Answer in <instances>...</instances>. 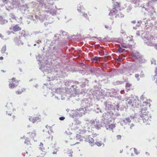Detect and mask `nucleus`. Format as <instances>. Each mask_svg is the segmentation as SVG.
Instances as JSON below:
<instances>
[{
  "mask_svg": "<svg viewBox=\"0 0 157 157\" xmlns=\"http://www.w3.org/2000/svg\"><path fill=\"white\" fill-rule=\"evenodd\" d=\"M8 82L9 87L11 89H13L17 87L19 83V81L14 77L9 79Z\"/></svg>",
  "mask_w": 157,
  "mask_h": 157,
  "instance_id": "f257e3e1",
  "label": "nucleus"
},
{
  "mask_svg": "<svg viewBox=\"0 0 157 157\" xmlns=\"http://www.w3.org/2000/svg\"><path fill=\"white\" fill-rule=\"evenodd\" d=\"M26 136L27 137V138H29L30 140H34L35 141V139L36 138L37 136L36 132L35 130H34L32 132H28Z\"/></svg>",
  "mask_w": 157,
  "mask_h": 157,
  "instance_id": "f03ea898",
  "label": "nucleus"
},
{
  "mask_svg": "<svg viewBox=\"0 0 157 157\" xmlns=\"http://www.w3.org/2000/svg\"><path fill=\"white\" fill-rule=\"evenodd\" d=\"M155 40L156 39L155 37L153 36H151L148 38L145 43L148 46H153L154 44V42Z\"/></svg>",
  "mask_w": 157,
  "mask_h": 157,
  "instance_id": "7ed1b4c3",
  "label": "nucleus"
},
{
  "mask_svg": "<svg viewBox=\"0 0 157 157\" xmlns=\"http://www.w3.org/2000/svg\"><path fill=\"white\" fill-rule=\"evenodd\" d=\"M143 111V113H142L141 115V117L142 118V119L143 121V122L145 123H146L147 120H148L149 118L151 117L150 115L148 114V113L146 112V111Z\"/></svg>",
  "mask_w": 157,
  "mask_h": 157,
  "instance_id": "20e7f679",
  "label": "nucleus"
},
{
  "mask_svg": "<svg viewBox=\"0 0 157 157\" xmlns=\"http://www.w3.org/2000/svg\"><path fill=\"white\" fill-rule=\"evenodd\" d=\"M78 10L80 12H81L84 17L88 19V16L86 13H85L84 11L85 9L84 8L83 6L81 5H79L78 6Z\"/></svg>",
  "mask_w": 157,
  "mask_h": 157,
  "instance_id": "39448f33",
  "label": "nucleus"
},
{
  "mask_svg": "<svg viewBox=\"0 0 157 157\" xmlns=\"http://www.w3.org/2000/svg\"><path fill=\"white\" fill-rule=\"evenodd\" d=\"M29 119L33 123H34L36 121H40L41 119V117L40 115H38L36 117L31 116L29 117Z\"/></svg>",
  "mask_w": 157,
  "mask_h": 157,
  "instance_id": "423d86ee",
  "label": "nucleus"
},
{
  "mask_svg": "<svg viewBox=\"0 0 157 157\" xmlns=\"http://www.w3.org/2000/svg\"><path fill=\"white\" fill-rule=\"evenodd\" d=\"M118 13V10L113 8L110 12L109 13V15L111 17V19H113L114 17L115 18L117 17V13Z\"/></svg>",
  "mask_w": 157,
  "mask_h": 157,
  "instance_id": "0eeeda50",
  "label": "nucleus"
},
{
  "mask_svg": "<svg viewBox=\"0 0 157 157\" xmlns=\"http://www.w3.org/2000/svg\"><path fill=\"white\" fill-rule=\"evenodd\" d=\"M105 126L106 129L108 130H113L115 127V124H110L109 122L107 123L105 125Z\"/></svg>",
  "mask_w": 157,
  "mask_h": 157,
  "instance_id": "6e6552de",
  "label": "nucleus"
},
{
  "mask_svg": "<svg viewBox=\"0 0 157 157\" xmlns=\"http://www.w3.org/2000/svg\"><path fill=\"white\" fill-rule=\"evenodd\" d=\"M10 29L13 30L14 32H16L21 31V28L19 26V25L16 24L10 27Z\"/></svg>",
  "mask_w": 157,
  "mask_h": 157,
  "instance_id": "1a4fd4ad",
  "label": "nucleus"
},
{
  "mask_svg": "<svg viewBox=\"0 0 157 157\" xmlns=\"http://www.w3.org/2000/svg\"><path fill=\"white\" fill-rule=\"evenodd\" d=\"M148 103L146 101L144 102L142 105H140L141 112L142 113L143 111H146L147 109V106Z\"/></svg>",
  "mask_w": 157,
  "mask_h": 157,
  "instance_id": "9d476101",
  "label": "nucleus"
},
{
  "mask_svg": "<svg viewBox=\"0 0 157 157\" xmlns=\"http://www.w3.org/2000/svg\"><path fill=\"white\" fill-rule=\"evenodd\" d=\"M121 7V3L120 2H115L113 6V8H114L115 9L117 10V9H118L120 10V8Z\"/></svg>",
  "mask_w": 157,
  "mask_h": 157,
  "instance_id": "9b49d317",
  "label": "nucleus"
},
{
  "mask_svg": "<svg viewBox=\"0 0 157 157\" xmlns=\"http://www.w3.org/2000/svg\"><path fill=\"white\" fill-rule=\"evenodd\" d=\"M92 124H93L94 126L96 128H98L101 127V125L99 122H98L97 121H93L92 122Z\"/></svg>",
  "mask_w": 157,
  "mask_h": 157,
  "instance_id": "f8f14e48",
  "label": "nucleus"
},
{
  "mask_svg": "<svg viewBox=\"0 0 157 157\" xmlns=\"http://www.w3.org/2000/svg\"><path fill=\"white\" fill-rule=\"evenodd\" d=\"M25 90V89L23 88H20L17 91H16V93L17 94H20L23 92Z\"/></svg>",
  "mask_w": 157,
  "mask_h": 157,
  "instance_id": "ddd939ff",
  "label": "nucleus"
},
{
  "mask_svg": "<svg viewBox=\"0 0 157 157\" xmlns=\"http://www.w3.org/2000/svg\"><path fill=\"white\" fill-rule=\"evenodd\" d=\"M132 45L131 44L128 43L127 44H126L125 45L122 44L121 45V47L123 48H131L132 47Z\"/></svg>",
  "mask_w": 157,
  "mask_h": 157,
  "instance_id": "4468645a",
  "label": "nucleus"
},
{
  "mask_svg": "<svg viewBox=\"0 0 157 157\" xmlns=\"http://www.w3.org/2000/svg\"><path fill=\"white\" fill-rule=\"evenodd\" d=\"M132 86L131 84L129 82H126L125 85V87L127 89V91L131 89V88Z\"/></svg>",
  "mask_w": 157,
  "mask_h": 157,
  "instance_id": "2eb2a0df",
  "label": "nucleus"
},
{
  "mask_svg": "<svg viewBox=\"0 0 157 157\" xmlns=\"http://www.w3.org/2000/svg\"><path fill=\"white\" fill-rule=\"evenodd\" d=\"M6 107L8 108H10L11 109H13V106L12 104L11 103H8L6 105Z\"/></svg>",
  "mask_w": 157,
  "mask_h": 157,
  "instance_id": "dca6fc26",
  "label": "nucleus"
},
{
  "mask_svg": "<svg viewBox=\"0 0 157 157\" xmlns=\"http://www.w3.org/2000/svg\"><path fill=\"white\" fill-rule=\"evenodd\" d=\"M76 137L77 139H78L80 141L82 140L83 137L79 134H77L76 135Z\"/></svg>",
  "mask_w": 157,
  "mask_h": 157,
  "instance_id": "f3484780",
  "label": "nucleus"
},
{
  "mask_svg": "<svg viewBox=\"0 0 157 157\" xmlns=\"http://www.w3.org/2000/svg\"><path fill=\"white\" fill-rule=\"evenodd\" d=\"M117 17H124V15L121 12L118 11V13L117 14Z\"/></svg>",
  "mask_w": 157,
  "mask_h": 157,
  "instance_id": "a211bd4d",
  "label": "nucleus"
},
{
  "mask_svg": "<svg viewBox=\"0 0 157 157\" xmlns=\"http://www.w3.org/2000/svg\"><path fill=\"white\" fill-rule=\"evenodd\" d=\"M131 121L129 117L126 118L124 120V122L126 123H129Z\"/></svg>",
  "mask_w": 157,
  "mask_h": 157,
  "instance_id": "6ab92c4d",
  "label": "nucleus"
},
{
  "mask_svg": "<svg viewBox=\"0 0 157 157\" xmlns=\"http://www.w3.org/2000/svg\"><path fill=\"white\" fill-rule=\"evenodd\" d=\"M89 142L91 144H94V140L93 138L90 137H89Z\"/></svg>",
  "mask_w": 157,
  "mask_h": 157,
  "instance_id": "aec40b11",
  "label": "nucleus"
},
{
  "mask_svg": "<svg viewBox=\"0 0 157 157\" xmlns=\"http://www.w3.org/2000/svg\"><path fill=\"white\" fill-rule=\"evenodd\" d=\"M29 138H27V139H26L25 141V144H30V142L29 140Z\"/></svg>",
  "mask_w": 157,
  "mask_h": 157,
  "instance_id": "412c9836",
  "label": "nucleus"
},
{
  "mask_svg": "<svg viewBox=\"0 0 157 157\" xmlns=\"http://www.w3.org/2000/svg\"><path fill=\"white\" fill-rule=\"evenodd\" d=\"M39 147L42 151H43V150L44 149L43 147V144L42 143H40Z\"/></svg>",
  "mask_w": 157,
  "mask_h": 157,
  "instance_id": "4be33fe9",
  "label": "nucleus"
},
{
  "mask_svg": "<svg viewBox=\"0 0 157 157\" xmlns=\"http://www.w3.org/2000/svg\"><path fill=\"white\" fill-rule=\"evenodd\" d=\"M6 50V48L5 47H3L1 50V52L2 53H4L5 52Z\"/></svg>",
  "mask_w": 157,
  "mask_h": 157,
  "instance_id": "5701e85b",
  "label": "nucleus"
},
{
  "mask_svg": "<svg viewBox=\"0 0 157 157\" xmlns=\"http://www.w3.org/2000/svg\"><path fill=\"white\" fill-rule=\"evenodd\" d=\"M95 143L98 146H100L101 145V143L100 142H95Z\"/></svg>",
  "mask_w": 157,
  "mask_h": 157,
  "instance_id": "b1692460",
  "label": "nucleus"
},
{
  "mask_svg": "<svg viewBox=\"0 0 157 157\" xmlns=\"http://www.w3.org/2000/svg\"><path fill=\"white\" fill-rule=\"evenodd\" d=\"M123 50L122 49V48L120 47L119 48L117 49V51L119 53H121L123 52Z\"/></svg>",
  "mask_w": 157,
  "mask_h": 157,
  "instance_id": "393cba45",
  "label": "nucleus"
},
{
  "mask_svg": "<svg viewBox=\"0 0 157 157\" xmlns=\"http://www.w3.org/2000/svg\"><path fill=\"white\" fill-rule=\"evenodd\" d=\"M134 152L136 155H138L139 153V152L136 148H134Z\"/></svg>",
  "mask_w": 157,
  "mask_h": 157,
  "instance_id": "a878e982",
  "label": "nucleus"
},
{
  "mask_svg": "<svg viewBox=\"0 0 157 157\" xmlns=\"http://www.w3.org/2000/svg\"><path fill=\"white\" fill-rule=\"evenodd\" d=\"M117 139L118 140H121V136L120 135H118L116 136Z\"/></svg>",
  "mask_w": 157,
  "mask_h": 157,
  "instance_id": "bb28decb",
  "label": "nucleus"
},
{
  "mask_svg": "<svg viewBox=\"0 0 157 157\" xmlns=\"http://www.w3.org/2000/svg\"><path fill=\"white\" fill-rule=\"evenodd\" d=\"M153 46H154L156 49H157V43H154Z\"/></svg>",
  "mask_w": 157,
  "mask_h": 157,
  "instance_id": "cd10ccee",
  "label": "nucleus"
},
{
  "mask_svg": "<svg viewBox=\"0 0 157 157\" xmlns=\"http://www.w3.org/2000/svg\"><path fill=\"white\" fill-rule=\"evenodd\" d=\"M65 117H61L59 118V119L60 120H63L65 119Z\"/></svg>",
  "mask_w": 157,
  "mask_h": 157,
  "instance_id": "c85d7f7f",
  "label": "nucleus"
},
{
  "mask_svg": "<svg viewBox=\"0 0 157 157\" xmlns=\"http://www.w3.org/2000/svg\"><path fill=\"white\" fill-rule=\"evenodd\" d=\"M139 74H136L135 75V77L137 78H139Z\"/></svg>",
  "mask_w": 157,
  "mask_h": 157,
  "instance_id": "c756f323",
  "label": "nucleus"
},
{
  "mask_svg": "<svg viewBox=\"0 0 157 157\" xmlns=\"http://www.w3.org/2000/svg\"><path fill=\"white\" fill-rule=\"evenodd\" d=\"M98 58L97 57H96L93 59L95 61H98Z\"/></svg>",
  "mask_w": 157,
  "mask_h": 157,
  "instance_id": "7c9ffc66",
  "label": "nucleus"
},
{
  "mask_svg": "<svg viewBox=\"0 0 157 157\" xmlns=\"http://www.w3.org/2000/svg\"><path fill=\"white\" fill-rule=\"evenodd\" d=\"M12 117L13 119H12V121H14L16 118L15 116H13Z\"/></svg>",
  "mask_w": 157,
  "mask_h": 157,
  "instance_id": "2f4dec72",
  "label": "nucleus"
},
{
  "mask_svg": "<svg viewBox=\"0 0 157 157\" xmlns=\"http://www.w3.org/2000/svg\"><path fill=\"white\" fill-rule=\"evenodd\" d=\"M0 37L2 38L3 37V36L1 34H0Z\"/></svg>",
  "mask_w": 157,
  "mask_h": 157,
  "instance_id": "473e14b6",
  "label": "nucleus"
},
{
  "mask_svg": "<svg viewBox=\"0 0 157 157\" xmlns=\"http://www.w3.org/2000/svg\"><path fill=\"white\" fill-rule=\"evenodd\" d=\"M3 59V57L2 56H1L0 57V59L1 60H2Z\"/></svg>",
  "mask_w": 157,
  "mask_h": 157,
  "instance_id": "72a5a7b5",
  "label": "nucleus"
},
{
  "mask_svg": "<svg viewBox=\"0 0 157 157\" xmlns=\"http://www.w3.org/2000/svg\"><path fill=\"white\" fill-rule=\"evenodd\" d=\"M2 18L0 16V20H2Z\"/></svg>",
  "mask_w": 157,
  "mask_h": 157,
  "instance_id": "f704fd0d",
  "label": "nucleus"
},
{
  "mask_svg": "<svg viewBox=\"0 0 157 157\" xmlns=\"http://www.w3.org/2000/svg\"><path fill=\"white\" fill-rule=\"evenodd\" d=\"M7 113L9 115H11V114H10V113H8V111H7Z\"/></svg>",
  "mask_w": 157,
  "mask_h": 157,
  "instance_id": "c9c22d12",
  "label": "nucleus"
},
{
  "mask_svg": "<svg viewBox=\"0 0 157 157\" xmlns=\"http://www.w3.org/2000/svg\"><path fill=\"white\" fill-rule=\"evenodd\" d=\"M152 1L154 2V1H157V0H152Z\"/></svg>",
  "mask_w": 157,
  "mask_h": 157,
  "instance_id": "e433bc0d",
  "label": "nucleus"
},
{
  "mask_svg": "<svg viewBox=\"0 0 157 157\" xmlns=\"http://www.w3.org/2000/svg\"><path fill=\"white\" fill-rule=\"evenodd\" d=\"M118 59H119V61H121V59H120L119 58V59H117V60H118Z\"/></svg>",
  "mask_w": 157,
  "mask_h": 157,
  "instance_id": "4c0bfd02",
  "label": "nucleus"
},
{
  "mask_svg": "<svg viewBox=\"0 0 157 157\" xmlns=\"http://www.w3.org/2000/svg\"><path fill=\"white\" fill-rule=\"evenodd\" d=\"M80 109V110H83L82 109V108H80V109Z\"/></svg>",
  "mask_w": 157,
  "mask_h": 157,
  "instance_id": "58836bf2",
  "label": "nucleus"
},
{
  "mask_svg": "<svg viewBox=\"0 0 157 157\" xmlns=\"http://www.w3.org/2000/svg\"><path fill=\"white\" fill-rule=\"evenodd\" d=\"M26 154H27V153H28V152H27V151H26Z\"/></svg>",
  "mask_w": 157,
  "mask_h": 157,
  "instance_id": "ea45409f",
  "label": "nucleus"
},
{
  "mask_svg": "<svg viewBox=\"0 0 157 157\" xmlns=\"http://www.w3.org/2000/svg\"><path fill=\"white\" fill-rule=\"evenodd\" d=\"M105 27L106 28H107V27H106V26H105Z\"/></svg>",
  "mask_w": 157,
  "mask_h": 157,
  "instance_id": "a19ab883",
  "label": "nucleus"
},
{
  "mask_svg": "<svg viewBox=\"0 0 157 157\" xmlns=\"http://www.w3.org/2000/svg\"><path fill=\"white\" fill-rule=\"evenodd\" d=\"M53 153V154H55L56 153H55V152H54V153Z\"/></svg>",
  "mask_w": 157,
  "mask_h": 157,
  "instance_id": "79ce46f5",
  "label": "nucleus"
},
{
  "mask_svg": "<svg viewBox=\"0 0 157 157\" xmlns=\"http://www.w3.org/2000/svg\"><path fill=\"white\" fill-rule=\"evenodd\" d=\"M53 153V154H55L56 153H55V152H54V153Z\"/></svg>",
  "mask_w": 157,
  "mask_h": 157,
  "instance_id": "37998d69",
  "label": "nucleus"
}]
</instances>
